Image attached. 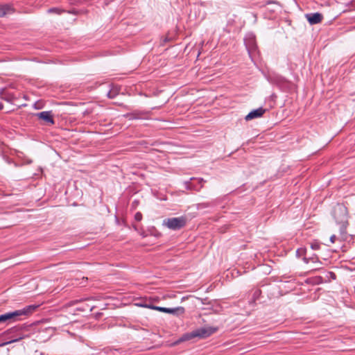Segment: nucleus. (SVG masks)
<instances>
[{
    "label": "nucleus",
    "mask_w": 355,
    "mask_h": 355,
    "mask_svg": "<svg viewBox=\"0 0 355 355\" xmlns=\"http://www.w3.org/2000/svg\"><path fill=\"white\" fill-rule=\"evenodd\" d=\"M320 248V244L318 241L311 243V248L313 250H318Z\"/></svg>",
    "instance_id": "nucleus-18"
},
{
    "label": "nucleus",
    "mask_w": 355,
    "mask_h": 355,
    "mask_svg": "<svg viewBox=\"0 0 355 355\" xmlns=\"http://www.w3.org/2000/svg\"><path fill=\"white\" fill-rule=\"evenodd\" d=\"M81 300H75L71 302V305L75 304L78 303V302H80Z\"/></svg>",
    "instance_id": "nucleus-24"
},
{
    "label": "nucleus",
    "mask_w": 355,
    "mask_h": 355,
    "mask_svg": "<svg viewBox=\"0 0 355 355\" xmlns=\"http://www.w3.org/2000/svg\"><path fill=\"white\" fill-rule=\"evenodd\" d=\"M166 225L171 230H179L186 225L187 220L184 217L168 218L164 221Z\"/></svg>",
    "instance_id": "nucleus-4"
},
{
    "label": "nucleus",
    "mask_w": 355,
    "mask_h": 355,
    "mask_svg": "<svg viewBox=\"0 0 355 355\" xmlns=\"http://www.w3.org/2000/svg\"><path fill=\"white\" fill-rule=\"evenodd\" d=\"M2 107H3V105H2V104H1V103H0V110H1V109H2Z\"/></svg>",
    "instance_id": "nucleus-25"
},
{
    "label": "nucleus",
    "mask_w": 355,
    "mask_h": 355,
    "mask_svg": "<svg viewBox=\"0 0 355 355\" xmlns=\"http://www.w3.org/2000/svg\"><path fill=\"white\" fill-rule=\"evenodd\" d=\"M266 109L260 107L256 110H252L245 117L246 121H250L254 119L259 118L263 115L266 112Z\"/></svg>",
    "instance_id": "nucleus-11"
},
{
    "label": "nucleus",
    "mask_w": 355,
    "mask_h": 355,
    "mask_svg": "<svg viewBox=\"0 0 355 355\" xmlns=\"http://www.w3.org/2000/svg\"><path fill=\"white\" fill-rule=\"evenodd\" d=\"M14 12V8L10 4L0 6V17L6 16Z\"/></svg>",
    "instance_id": "nucleus-12"
},
{
    "label": "nucleus",
    "mask_w": 355,
    "mask_h": 355,
    "mask_svg": "<svg viewBox=\"0 0 355 355\" xmlns=\"http://www.w3.org/2000/svg\"><path fill=\"white\" fill-rule=\"evenodd\" d=\"M336 236L335 235H332L331 237H330V241L332 243H334L336 241Z\"/></svg>",
    "instance_id": "nucleus-23"
},
{
    "label": "nucleus",
    "mask_w": 355,
    "mask_h": 355,
    "mask_svg": "<svg viewBox=\"0 0 355 355\" xmlns=\"http://www.w3.org/2000/svg\"><path fill=\"white\" fill-rule=\"evenodd\" d=\"M27 336H28L27 335L19 333L17 334V338H13L12 340H10V341L5 342V343H3L0 344V347H3L5 345L11 344L12 343L18 342V341H19V340L26 338Z\"/></svg>",
    "instance_id": "nucleus-13"
},
{
    "label": "nucleus",
    "mask_w": 355,
    "mask_h": 355,
    "mask_svg": "<svg viewBox=\"0 0 355 355\" xmlns=\"http://www.w3.org/2000/svg\"><path fill=\"white\" fill-rule=\"evenodd\" d=\"M333 216L338 225H340V233L342 239L347 237V227L349 225L347 208L342 205H337L333 210Z\"/></svg>",
    "instance_id": "nucleus-1"
},
{
    "label": "nucleus",
    "mask_w": 355,
    "mask_h": 355,
    "mask_svg": "<svg viewBox=\"0 0 355 355\" xmlns=\"http://www.w3.org/2000/svg\"><path fill=\"white\" fill-rule=\"evenodd\" d=\"M38 305H28L24 308L19 310H16L12 312H8L4 314L0 315V323L6 322L8 320L12 322H16L20 320L21 316H28L33 313Z\"/></svg>",
    "instance_id": "nucleus-2"
},
{
    "label": "nucleus",
    "mask_w": 355,
    "mask_h": 355,
    "mask_svg": "<svg viewBox=\"0 0 355 355\" xmlns=\"http://www.w3.org/2000/svg\"><path fill=\"white\" fill-rule=\"evenodd\" d=\"M7 162H8V163H10V161L9 160L8 158H7Z\"/></svg>",
    "instance_id": "nucleus-26"
},
{
    "label": "nucleus",
    "mask_w": 355,
    "mask_h": 355,
    "mask_svg": "<svg viewBox=\"0 0 355 355\" xmlns=\"http://www.w3.org/2000/svg\"><path fill=\"white\" fill-rule=\"evenodd\" d=\"M329 274L330 277H331L333 279H336V275H335V273H334V272H329Z\"/></svg>",
    "instance_id": "nucleus-22"
},
{
    "label": "nucleus",
    "mask_w": 355,
    "mask_h": 355,
    "mask_svg": "<svg viewBox=\"0 0 355 355\" xmlns=\"http://www.w3.org/2000/svg\"><path fill=\"white\" fill-rule=\"evenodd\" d=\"M34 107L37 110H40V109L42 108V105H40V103L39 102L35 103Z\"/></svg>",
    "instance_id": "nucleus-21"
},
{
    "label": "nucleus",
    "mask_w": 355,
    "mask_h": 355,
    "mask_svg": "<svg viewBox=\"0 0 355 355\" xmlns=\"http://www.w3.org/2000/svg\"><path fill=\"white\" fill-rule=\"evenodd\" d=\"M303 261L306 264L310 262H312L314 263H320L318 257L316 254H313V256L309 257H304L303 258Z\"/></svg>",
    "instance_id": "nucleus-15"
},
{
    "label": "nucleus",
    "mask_w": 355,
    "mask_h": 355,
    "mask_svg": "<svg viewBox=\"0 0 355 355\" xmlns=\"http://www.w3.org/2000/svg\"><path fill=\"white\" fill-rule=\"evenodd\" d=\"M296 256L298 258H304L306 257V249L305 248H300L296 250Z\"/></svg>",
    "instance_id": "nucleus-16"
},
{
    "label": "nucleus",
    "mask_w": 355,
    "mask_h": 355,
    "mask_svg": "<svg viewBox=\"0 0 355 355\" xmlns=\"http://www.w3.org/2000/svg\"><path fill=\"white\" fill-rule=\"evenodd\" d=\"M141 306L148 308L153 310H157L160 312L166 313H173L175 314L178 311H180L182 313L184 312V308L182 306H179L177 308H166V307H162V306H157L153 304H140Z\"/></svg>",
    "instance_id": "nucleus-6"
},
{
    "label": "nucleus",
    "mask_w": 355,
    "mask_h": 355,
    "mask_svg": "<svg viewBox=\"0 0 355 355\" xmlns=\"http://www.w3.org/2000/svg\"><path fill=\"white\" fill-rule=\"evenodd\" d=\"M63 11L62 10H60L57 8H50L49 10H48V12L49 13H55V14H61Z\"/></svg>",
    "instance_id": "nucleus-19"
},
{
    "label": "nucleus",
    "mask_w": 355,
    "mask_h": 355,
    "mask_svg": "<svg viewBox=\"0 0 355 355\" xmlns=\"http://www.w3.org/2000/svg\"><path fill=\"white\" fill-rule=\"evenodd\" d=\"M218 327L206 326L196 329L191 332L184 334L179 341L189 340L194 338H206L214 334L218 331Z\"/></svg>",
    "instance_id": "nucleus-3"
},
{
    "label": "nucleus",
    "mask_w": 355,
    "mask_h": 355,
    "mask_svg": "<svg viewBox=\"0 0 355 355\" xmlns=\"http://www.w3.org/2000/svg\"><path fill=\"white\" fill-rule=\"evenodd\" d=\"M203 178H191L190 180L184 182L185 188L188 190L199 191L203 187Z\"/></svg>",
    "instance_id": "nucleus-5"
},
{
    "label": "nucleus",
    "mask_w": 355,
    "mask_h": 355,
    "mask_svg": "<svg viewBox=\"0 0 355 355\" xmlns=\"http://www.w3.org/2000/svg\"><path fill=\"white\" fill-rule=\"evenodd\" d=\"M305 17L311 25L319 24L323 19V15L319 12L306 14Z\"/></svg>",
    "instance_id": "nucleus-10"
},
{
    "label": "nucleus",
    "mask_w": 355,
    "mask_h": 355,
    "mask_svg": "<svg viewBox=\"0 0 355 355\" xmlns=\"http://www.w3.org/2000/svg\"><path fill=\"white\" fill-rule=\"evenodd\" d=\"M261 295V291L260 289H256L253 292L252 300L253 301L257 300Z\"/></svg>",
    "instance_id": "nucleus-17"
},
{
    "label": "nucleus",
    "mask_w": 355,
    "mask_h": 355,
    "mask_svg": "<svg viewBox=\"0 0 355 355\" xmlns=\"http://www.w3.org/2000/svg\"><path fill=\"white\" fill-rule=\"evenodd\" d=\"M135 219L137 221H141L142 220V214L141 212H137L135 215Z\"/></svg>",
    "instance_id": "nucleus-20"
},
{
    "label": "nucleus",
    "mask_w": 355,
    "mask_h": 355,
    "mask_svg": "<svg viewBox=\"0 0 355 355\" xmlns=\"http://www.w3.org/2000/svg\"><path fill=\"white\" fill-rule=\"evenodd\" d=\"M25 329H26V326L18 325V326H15V327H13L10 329H8L6 331H5V334H17L18 332H19Z\"/></svg>",
    "instance_id": "nucleus-14"
},
{
    "label": "nucleus",
    "mask_w": 355,
    "mask_h": 355,
    "mask_svg": "<svg viewBox=\"0 0 355 355\" xmlns=\"http://www.w3.org/2000/svg\"><path fill=\"white\" fill-rule=\"evenodd\" d=\"M125 95V92L120 93L119 90H107L106 96L110 99H116L114 103L118 105H122V98Z\"/></svg>",
    "instance_id": "nucleus-9"
},
{
    "label": "nucleus",
    "mask_w": 355,
    "mask_h": 355,
    "mask_svg": "<svg viewBox=\"0 0 355 355\" xmlns=\"http://www.w3.org/2000/svg\"><path fill=\"white\" fill-rule=\"evenodd\" d=\"M92 309H93V307H90V308H89V311H92Z\"/></svg>",
    "instance_id": "nucleus-27"
},
{
    "label": "nucleus",
    "mask_w": 355,
    "mask_h": 355,
    "mask_svg": "<svg viewBox=\"0 0 355 355\" xmlns=\"http://www.w3.org/2000/svg\"><path fill=\"white\" fill-rule=\"evenodd\" d=\"M35 116L39 119L42 120L46 125H54L55 121L52 111H43L35 114Z\"/></svg>",
    "instance_id": "nucleus-7"
},
{
    "label": "nucleus",
    "mask_w": 355,
    "mask_h": 355,
    "mask_svg": "<svg viewBox=\"0 0 355 355\" xmlns=\"http://www.w3.org/2000/svg\"><path fill=\"white\" fill-rule=\"evenodd\" d=\"M149 116L150 112L140 110H135L132 112L128 113L125 115V116L129 120L148 119Z\"/></svg>",
    "instance_id": "nucleus-8"
}]
</instances>
